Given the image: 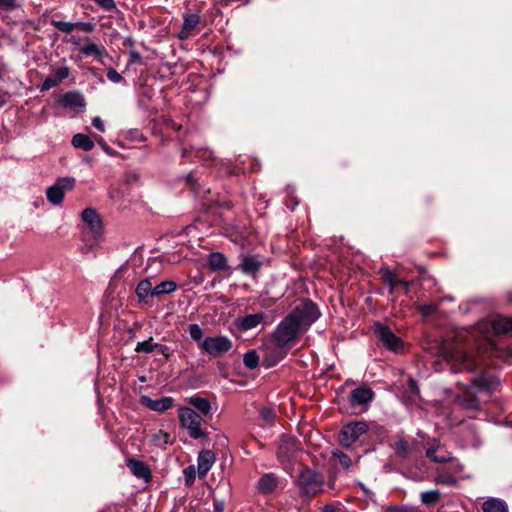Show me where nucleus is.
<instances>
[{"mask_svg":"<svg viewBox=\"0 0 512 512\" xmlns=\"http://www.w3.org/2000/svg\"><path fill=\"white\" fill-rule=\"evenodd\" d=\"M142 61L141 55L137 51L130 52V62L131 63H140Z\"/></svg>","mask_w":512,"mask_h":512,"instance_id":"obj_53","label":"nucleus"},{"mask_svg":"<svg viewBox=\"0 0 512 512\" xmlns=\"http://www.w3.org/2000/svg\"><path fill=\"white\" fill-rule=\"evenodd\" d=\"M265 319V314L262 312L255 314H247L242 317H238L235 320L236 327L241 331H248L256 328Z\"/></svg>","mask_w":512,"mask_h":512,"instance_id":"obj_16","label":"nucleus"},{"mask_svg":"<svg viewBox=\"0 0 512 512\" xmlns=\"http://www.w3.org/2000/svg\"><path fill=\"white\" fill-rule=\"evenodd\" d=\"M61 103L64 107L83 108L85 107L84 97L76 91L67 92L62 96Z\"/></svg>","mask_w":512,"mask_h":512,"instance_id":"obj_25","label":"nucleus"},{"mask_svg":"<svg viewBox=\"0 0 512 512\" xmlns=\"http://www.w3.org/2000/svg\"><path fill=\"white\" fill-rule=\"evenodd\" d=\"M156 344L153 343V338L150 337L148 340L139 342L135 348V351L140 353H151L154 349H156Z\"/></svg>","mask_w":512,"mask_h":512,"instance_id":"obj_39","label":"nucleus"},{"mask_svg":"<svg viewBox=\"0 0 512 512\" xmlns=\"http://www.w3.org/2000/svg\"><path fill=\"white\" fill-rule=\"evenodd\" d=\"M297 484L302 495L311 497L322 491L324 480L320 473L305 469L299 474Z\"/></svg>","mask_w":512,"mask_h":512,"instance_id":"obj_5","label":"nucleus"},{"mask_svg":"<svg viewBox=\"0 0 512 512\" xmlns=\"http://www.w3.org/2000/svg\"><path fill=\"white\" fill-rule=\"evenodd\" d=\"M436 484L446 485V486H455L457 484V480L454 476L448 473H438L434 479Z\"/></svg>","mask_w":512,"mask_h":512,"instance_id":"obj_38","label":"nucleus"},{"mask_svg":"<svg viewBox=\"0 0 512 512\" xmlns=\"http://www.w3.org/2000/svg\"><path fill=\"white\" fill-rule=\"evenodd\" d=\"M187 153H188V150L186 148H184L182 150V157H186L187 156Z\"/></svg>","mask_w":512,"mask_h":512,"instance_id":"obj_60","label":"nucleus"},{"mask_svg":"<svg viewBox=\"0 0 512 512\" xmlns=\"http://www.w3.org/2000/svg\"><path fill=\"white\" fill-rule=\"evenodd\" d=\"M483 512H508L507 504L498 498H490L482 504Z\"/></svg>","mask_w":512,"mask_h":512,"instance_id":"obj_27","label":"nucleus"},{"mask_svg":"<svg viewBox=\"0 0 512 512\" xmlns=\"http://www.w3.org/2000/svg\"><path fill=\"white\" fill-rule=\"evenodd\" d=\"M58 85H59V82L54 77H47L43 81V83H42V85L40 87V90L41 91H48L49 89L54 88V87H56Z\"/></svg>","mask_w":512,"mask_h":512,"instance_id":"obj_45","label":"nucleus"},{"mask_svg":"<svg viewBox=\"0 0 512 512\" xmlns=\"http://www.w3.org/2000/svg\"><path fill=\"white\" fill-rule=\"evenodd\" d=\"M390 447L397 457L407 459L417 450V442L414 440L410 442L404 436L399 434L395 437L393 442L390 443Z\"/></svg>","mask_w":512,"mask_h":512,"instance_id":"obj_11","label":"nucleus"},{"mask_svg":"<svg viewBox=\"0 0 512 512\" xmlns=\"http://www.w3.org/2000/svg\"><path fill=\"white\" fill-rule=\"evenodd\" d=\"M374 332L378 340L387 349L399 352L403 348L402 340L396 336L389 327L384 326L381 323H376L374 326Z\"/></svg>","mask_w":512,"mask_h":512,"instance_id":"obj_9","label":"nucleus"},{"mask_svg":"<svg viewBox=\"0 0 512 512\" xmlns=\"http://www.w3.org/2000/svg\"><path fill=\"white\" fill-rule=\"evenodd\" d=\"M102 148H103L106 152H109V150H110V149H109V147H107V146H106V144H103V145H102Z\"/></svg>","mask_w":512,"mask_h":512,"instance_id":"obj_63","label":"nucleus"},{"mask_svg":"<svg viewBox=\"0 0 512 512\" xmlns=\"http://www.w3.org/2000/svg\"><path fill=\"white\" fill-rule=\"evenodd\" d=\"M189 335L194 341H200L203 337V330L198 324H190L189 328Z\"/></svg>","mask_w":512,"mask_h":512,"instance_id":"obj_41","label":"nucleus"},{"mask_svg":"<svg viewBox=\"0 0 512 512\" xmlns=\"http://www.w3.org/2000/svg\"><path fill=\"white\" fill-rule=\"evenodd\" d=\"M50 23L53 27L57 28L59 31L64 33H71L78 26V23L66 22L55 19H52Z\"/></svg>","mask_w":512,"mask_h":512,"instance_id":"obj_36","label":"nucleus"},{"mask_svg":"<svg viewBox=\"0 0 512 512\" xmlns=\"http://www.w3.org/2000/svg\"><path fill=\"white\" fill-rule=\"evenodd\" d=\"M232 347V340L226 336L207 337L200 344V348L212 357H219L229 352Z\"/></svg>","mask_w":512,"mask_h":512,"instance_id":"obj_6","label":"nucleus"},{"mask_svg":"<svg viewBox=\"0 0 512 512\" xmlns=\"http://www.w3.org/2000/svg\"><path fill=\"white\" fill-rule=\"evenodd\" d=\"M303 331L292 321L288 315L277 325L272 333V340L274 345L280 348H288L289 345L297 338Z\"/></svg>","mask_w":512,"mask_h":512,"instance_id":"obj_4","label":"nucleus"},{"mask_svg":"<svg viewBox=\"0 0 512 512\" xmlns=\"http://www.w3.org/2000/svg\"><path fill=\"white\" fill-rule=\"evenodd\" d=\"M286 356V348L266 346L264 348V363L267 367L276 365Z\"/></svg>","mask_w":512,"mask_h":512,"instance_id":"obj_20","label":"nucleus"},{"mask_svg":"<svg viewBox=\"0 0 512 512\" xmlns=\"http://www.w3.org/2000/svg\"><path fill=\"white\" fill-rule=\"evenodd\" d=\"M70 75V69L66 66L58 67L54 70V78L60 83Z\"/></svg>","mask_w":512,"mask_h":512,"instance_id":"obj_42","label":"nucleus"},{"mask_svg":"<svg viewBox=\"0 0 512 512\" xmlns=\"http://www.w3.org/2000/svg\"><path fill=\"white\" fill-rule=\"evenodd\" d=\"M368 431L365 421H356L344 425L339 433V442L344 447H350L361 435Z\"/></svg>","mask_w":512,"mask_h":512,"instance_id":"obj_7","label":"nucleus"},{"mask_svg":"<svg viewBox=\"0 0 512 512\" xmlns=\"http://www.w3.org/2000/svg\"><path fill=\"white\" fill-rule=\"evenodd\" d=\"M92 125L99 131L103 132L105 130L104 123L100 117H94L92 120Z\"/></svg>","mask_w":512,"mask_h":512,"instance_id":"obj_50","label":"nucleus"},{"mask_svg":"<svg viewBox=\"0 0 512 512\" xmlns=\"http://www.w3.org/2000/svg\"><path fill=\"white\" fill-rule=\"evenodd\" d=\"M277 478L273 474L263 475L258 482V488L262 493H270L277 486Z\"/></svg>","mask_w":512,"mask_h":512,"instance_id":"obj_29","label":"nucleus"},{"mask_svg":"<svg viewBox=\"0 0 512 512\" xmlns=\"http://www.w3.org/2000/svg\"><path fill=\"white\" fill-rule=\"evenodd\" d=\"M359 486L365 492L366 495H370L371 494V491L368 488H366L362 483H359Z\"/></svg>","mask_w":512,"mask_h":512,"instance_id":"obj_59","label":"nucleus"},{"mask_svg":"<svg viewBox=\"0 0 512 512\" xmlns=\"http://www.w3.org/2000/svg\"><path fill=\"white\" fill-rule=\"evenodd\" d=\"M319 316L320 311L311 300L302 301L288 314V317H291L292 321L295 322L303 332L307 330Z\"/></svg>","mask_w":512,"mask_h":512,"instance_id":"obj_2","label":"nucleus"},{"mask_svg":"<svg viewBox=\"0 0 512 512\" xmlns=\"http://www.w3.org/2000/svg\"><path fill=\"white\" fill-rule=\"evenodd\" d=\"M381 275H382V279L383 281L389 285L390 287V293L392 294L394 292V290L396 289V287H398V278L396 277V275L390 271L389 269H382L381 270Z\"/></svg>","mask_w":512,"mask_h":512,"instance_id":"obj_34","label":"nucleus"},{"mask_svg":"<svg viewBox=\"0 0 512 512\" xmlns=\"http://www.w3.org/2000/svg\"><path fill=\"white\" fill-rule=\"evenodd\" d=\"M97 141H98V143H99L101 146H102L103 144H105V143L103 142V139H102L101 137H99V139H98Z\"/></svg>","mask_w":512,"mask_h":512,"instance_id":"obj_64","label":"nucleus"},{"mask_svg":"<svg viewBox=\"0 0 512 512\" xmlns=\"http://www.w3.org/2000/svg\"><path fill=\"white\" fill-rule=\"evenodd\" d=\"M75 182V179L72 177L59 178L46 191L48 201L53 205H59L63 201L65 192L73 189Z\"/></svg>","mask_w":512,"mask_h":512,"instance_id":"obj_8","label":"nucleus"},{"mask_svg":"<svg viewBox=\"0 0 512 512\" xmlns=\"http://www.w3.org/2000/svg\"><path fill=\"white\" fill-rule=\"evenodd\" d=\"M107 78L113 83H120L123 81V77L115 69L110 68L107 71Z\"/></svg>","mask_w":512,"mask_h":512,"instance_id":"obj_46","label":"nucleus"},{"mask_svg":"<svg viewBox=\"0 0 512 512\" xmlns=\"http://www.w3.org/2000/svg\"><path fill=\"white\" fill-rule=\"evenodd\" d=\"M439 446H440L439 442L436 439H434L433 444H431V446L428 447L426 450V456L429 459H431L433 462L445 463V462H447V458H437L436 451L439 448Z\"/></svg>","mask_w":512,"mask_h":512,"instance_id":"obj_37","label":"nucleus"},{"mask_svg":"<svg viewBox=\"0 0 512 512\" xmlns=\"http://www.w3.org/2000/svg\"><path fill=\"white\" fill-rule=\"evenodd\" d=\"M177 289L176 282L172 280L162 281L161 283L154 286V295L155 297H160L162 295L170 294Z\"/></svg>","mask_w":512,"mask_h":512,"instance_id":"obj_32","label":"nucleus"},{"mask_svg":"<svg viewBox=\"0 0 512 512\" xmlns=\"http://www.w3.org/2000/svg\"><path fill=\"white\" fill-rule=\"evenodd\" d=\"M398 286H402V287H404V289H405L406 291H408V289H409V283H408V282H406V281H404V280H400V279H399V280H398Z\"/></svg>","mask_w":512,"mask_h":512,"instance_id":"obj_56","label":"nucleus"},{"mask_svg":"<svg viewBox=\"0 0 512 512\" xmlns=\"http://www.w3.org/2000/svg\"><path fill=\"white\" fill-rule=\"evenodd\" d=\"M296 450V440L289 436H282L277 450V457L282 463L289 462Z\"/></svg>","mask_w":512,"mask_h":512,"instance_id":"obj_12","label":"nucleus"},{"mask_svg":"<svg viewBox=\"0 0 512 512\" xmlns=\"http://www.w3.org/2000/svg\"><path fill=\"white\" fill-rule=\"evenodd\" d=\"M492 328L496 334H505L512 332V319L506 317L496 318L492 322Z\"/></svg>","mask_w":512,"mask_h":512,"instance_id":"obj_30","label":"nucleus"},{"mask_svg":"<svg viewBox=\"0 0 512 512\" xmlns=\"http://www.w3.org/2000/svg\"><path fill=\"white\" fill-rule=\"evenodd\" d=\"M208 267L213 272L225 271L229 268L227 258L220 252H213L209 255Z\"/></svg>","mask_w":512,"mask_h":512,"instance_id":"obj_24","label":"nucleus"},{"mask_svg":"<svg viewBox=\"0 0 512 512\" xmlns=\"http://www.w3.org/2000/svg\"><path fill=\"white\" fill-rule=\"evenodd\" d=\"M263 265L262 257L252 254H244L241 256V261L237 266L243 274L256 277Z\"/></svg>","mask_w":512,"mask_h":512,"instance_id":"obj_10","label":"nucleus"},{"mask_svg":"<svg viewBox=\"0 0 512 512\" xmlns=\"http://www.w3.org/2000/svg\"><path fill=\"white\" fill-rule=\"evenodd\" d=\"M456 401L466 410L475 411L479 408V399L472 388H468L461 395H458Z\"/></svg>","mask_w":512,"mask_h":512,"instance_id":"obj_19","label":"nucleus"},{"mask_svg":"<svg viewBox=\"0 0 512 512\" xmlns=\"http://www.w3.org/2000/svg\"><path fill=\"white\" fill-rule=\"evenodd\" d=\"M199 22L200 16L198 14H186L184 16L182 29L178 34V38L180 40L188 39Z\"/></svg>","mask_w":512,"mask_h":512,"instance_id":"obj_22","label":"nucleus"},{"mask_svg":"<svg viewBox=\"0 0 512 512\" xmlns=\"http://www.w3.org/2000/svg\"><path fill=\"white\" fill-rule=\"evenodd\" d=\"M136 295L139 301H145L148 297H155L154 286L150 279H144L140 281L136 287Z\"/></svg>","mask_w":512,"mask_h":512,"instance_id":"obj_26","label":"nucleus"},{"mask_svg":"<svg viewBox=\"0 0 512 512\" xmlns=\"http://www.w3.org/2000/svg\"><path fill=\"white\" fill-rule=\"evenodd\" d=\"M72 145L83 151H91L94 147L93 141L85 134L78 133L72 138Z\"/></svg>","mask_w":512,"mask_h":512,"instance_id":"obj_31","label":"nucleus"},{"mask_svg":"<svg viewBox=\"0 0 512 512\" xmlns=\"http://www.w3.org/2000/svg\"><path fill=\"white\" fill-rule=\"evenodd\" d=\"M441 497L438 490H429L421 493V502L427 506L436 504Z\"/></svg>","mask_w":512,"mask_h":512,"instance_id":"obj_33","label":"nucleus"},{"mask_svg":"<svg viewBox=\"0 0 512 512\" xmlns=\"http://www.w3.org/2000/svg\"><path fill=\"white\" fill-rule=\"evenodd\" d=\"M473 387L477 388L480 392L490 394L498 389L500 381L497 377L482 374L472 380Z\"/></svg>","mask_w":512,"mask_h":512,"instance_id":"obj_13","label":"nucleus"},{"mask_svg":"<svg viewBox=\"0 0 512 512\" xmlns=\"http://www.w3.org/2000/svg\"><path fill=\"white\" fill-rule=\"evenodd\" d=\"M185 475H186V483L188 485H191L194 481V474L195 470L193 466H189L187 469H185Z\"/></svg>","mask_w":512,"mask_h":512,"instance_id":"obj_49","label":"nucleus"},{"mask_svg":"<svg viewBox=\"0 0 512 512\" xmlns=\"http://www.w3.org/2000/svg\"><path fill=\"white\" fill-rule=\"evenodd\" d=\"M215 454L211 450H203L198 455L197 472L200 478H204L215 463Z\"/></svg>","mask_w":512,"mask_h":512,"instance_id":"obj_18","label":"nucleus"},{"mask_svg":"<svg viewBox=\"0 0 512 512\" xmlns=\"http://www.w3.org/2000/svg\"><path fill=\"white\" fill-rule=\"evenodd\" d=\"M71 42H72L73 44H76V45H77V44H78V39H76V37H72Z\"/></svg>","mask_w":512,"mask_h":512,"instance_id":"obj_61","label":"nucleus"},{"mask_svg":"<svg viewBox=\"0 0 512 512\" xmlns=\"http://www.w3.org/2000/svg\"><path fill=\"white\" fill-rule=\"evenodd\" d=\"M126 465L130 469L131 473L139 478L143 479L146 482H149L152 478L151 470L148 467L147 464H145L142 461L135 460V459H128L126 461Z\"/></svg>","mask_w":512,"mask_h":512,"instance_id":"obj_17","label":"nucleus"},{"mask_svg":"<svg viewBox=\"0 0 512 512\" xmlns=\"http://www.w3.org/2000/svg\"><path fill=\"white\" fill-rule=\"evenodd\" d=\"M140 402L148 407L149 409L156 412H165L172 408L173 406V398L172 397H163L160 399H151L149 396L143 395L140 398Z\"/></svg>","mask_w":512,"mask_h":512,"instance_id":"obj_15","label":"nucleus"},{"mask_svg":"<svg viewBox=\"0 0 512 512\" xmlns=\"http://www.w3.org/2000/svg\"><path fill=\"white\" fill-rule=\"evenodd\" d=\"M18 7L17 0H0V11H12Z\"/></svg>","mask_w":512,"mask_h":512,"instance_id":"obj_43","label":"nucleus"},{"mask_svg":"<svg viewBox=\"0 0 512 512\" xmlns=\"http://www.w3.org/2000/svg\"><path fill=\"white\" fill-rule=\"evenodd\" d=\"M101 8L105 10H113L116 8L114 0H94Z\"/></svg>","mask_w":512,"mask_h":512,"instance_id":"obj_47","label":"nucleus"},{"mask_svg":"<svg viewBox=\"0 0 512 512\" xmlns=\"http://www.w3.org/2000/svg\"><path fill=\"white\" fill-rule=\"evenodd\" d=\"M384 512H409V510L403 506H389Z\"/></svg>","mask_w":512,"mask_h":512,"instance_id":"obj_52","label":"nucleus"},{"mask_svg":"<svg viewBox=\"0 0 512 512\" xmlns=\"http://www.w3.org/2000/svg\"><path fill=\"white\" fill-rule=\"evenodd\" d=\"M79 51L85 56L103 57L107 56V51L104 46L95 43H87L79 48Z\"/></svg>","mask_w":512,"mask_h":512,"instance_id":"obj_28","label":"nucleus"},{"mask_svg":"<svg viewBox=\"0 0 512 512\" xmlns=\"http://www.w3.org/2000/svg\"><path fill=\"white\" fill-rule=\"evenodd\" d=\"M156 437H163L165 438V443L168 441V434L167 433H163L162 431H159L158 435H156Z\"/></svg>","mask_w":512,"mask_h":512,"instance_id":"obj_57","label":"nucleus"},{"mask_svg":"<svg viewBox=\"0 0 512 512\" xmlns=\"http://www.w3.org/2000/svg\"><path fill=\"white\" fill-rule=\"evenodd\" d=\"M260 415H261L262 419L264 421H266L267 423L274 422L275 413L272 409L264 407L260 410Z\"/></svg>","mask_w":512,"mask_h":512,"instance_id":"obj_44","label":"nucleus"},{"mask_svg":"<svg viewBox=\"0 0 512 512\" xmlns=\"http://www.w3.org/2000/svg\"><path fill=\"white\" fill-rule=\"evenodd\" d=\"M156 349L160 354L164 355L166 358L169 357V348L167 346L156 344Z\"/></svg>","mask_w":512,"mask_h":512,"instance_id":"obj_54","label":"nucleus"},{"mask_svg":"<svg viewBox=\"0 0 512 512\" xmlns=\"http://www.w3.org/2000/svg\"><path fill=\"white\" fill-rule=\"evenodd\" d=\"M437 348L439 356L450 365V369L454 373L472 372L482 363L479 356H474L454 342L441 341Z\"/></svg>","mask_w":512,"mask_h":512,"instance_id":"obj_1","label":"nucleus"},{"mask_svg":"<svg viewBox=\"0 0 512 512\" xmlns=\"http://www.w3.org/2000/svg\"><path fill=\"white\" fill-rule=\"evenodd\" d=\"M332 455L334 457H336L338 460H339V463L340 465L344 468V469H349L351 466H352V460L351 458L345 454L344 452H342L341 450H334L332 452Z\"/></svg>","mask_w":512,"mask_h":512,"instance_id":"obj_40","label":"nucleus"},{"mask_svg":"<svg viewBox=\"0 0 512 512\" xmlns=\"http://www.w3.org/2000/svg\"><path fill=\"white\" fill-rule=\"evenodd\" d=\"M178 418L183 428L188 431L192 439H199L206 436V432L202 428L204 423L203 416L197 413L193 408L180 407L178 410Z\"/></svg>","mask_w":512,"mask_h":512,"instance_id":"obj_3","label":"nucleus"},{"mask_svg":"<svg viewBox=\"0 0 512 512\" xmlns=\"http://www.w3.org/2000/svg\"><path fill=\"white\" fill-rule=\"evenodd\" d=\"M81 216H82L83 222L87 224L90 231L95 236H100L102 234V231H103L102 221H101L100 215L97 213V211L95 209L86 208L82 212Z\"/></svg>","mask_w":512,"mask_h":512,"instance_id":"obj_14","label":"nucleus"},{"mask_svg":"<svg viewBox=\"0 0 512 512\" xmlns=\"http://www.w3.org/2000/svg\"><path fill=\"white\" fill-rule=\"evenodd\" d=\"M408 392L411 394V396H417L419 394L417 383L412 378H409L408 380Z\"/></svg>","mask_w":512,"mask_h":512,"instance_id":"obj_48","label":"nucleus"},{"mask_svg":"<svg viewBox=\"0 0 512 512\" xmlns=\"http://www.w3.org/2000/svg\"><path fill=\"white\" fill-rule=\"evenodd\" d=\"M437 458H447V462L453 459V457L449 453L445 455H437Z\"/></svg>","mask_w":512,"mask_h":512,"instance_id":"obj_58","label":"nucleus"},{"mask_svg":"<svg viewBox=\"0 0 512 512\" xmlns=\"http://www.w3.org/2000/svg\"><path fill=\"white\" fill-rule=\"evenodd\" d=\"M431 309H432V307H431V306H425V307H424L425 312H429Z\"/></svg>","mask_w":512,"mask_h":512,"instance_id":"obj_62","label":"nucleus"},{"mask_svg":"<svg viewBox=\"0 0 512 512\" xmlns=\"http://www.w3.org/2000/svg\"><path fill=\"white\" fill-rule=\"evenodd\" d=\"M83 32L89 33L94 29V25L91 23H78V26Z\"/></svg>","mask_w":512,"mask_h":512,"instance_id":"obj_51","label":"nucleus"},{"mask_svg":"<svg viewBox=\"0 0 512 512\" xmlns=\"http://www.w3.org/2000/svg\"><path fill=\"white\" fill-rule=\"evenodd\" d=\"M373 391L368 387H358L351 392L350 403L352 406L365 405L372 401Z\"/></svg>","mask_w":512,"mask_h":512,"instance_id":"obj_21","label":"nucleus"},{"mask_svg":"<svg viewBox=\"0 0 512 512\" xmlns=\"http://www.w3.org/2000/svg\"><path fill=\"white\" fill-rule=\"evenodd\" d=\"M243 363L248 369H255L259 364V356L255 350L246 352L243 356Z\"/></svg>","mask_w":512,"mask_h":512,"instance_id":"obj_35","label":"nucleus"},{"mask_svg":"<svg viewBox=\"0 0 512 512\" xmlns=\"http://www.w3.org/2000/svg\"><path fill=\"white\" fill-rule=\"evenodd\" d=\"M224 511V503L221 501L214 502V512H223Z\"/></svg>","mask_w":512,"mask_h":512,"instance_id":"obj_55","label":"nucleus"},{"mask_svg":"<svg viewBox=\"0 0 512 512\" xmlns=\"http://www.w3.org/2000/svg\"><path fill=\"white\" fill-rule=\"evenodd\" d=\"M186 403L199 411L201 416H208L211 413L212 407L208 399L194 395L186 398Z\"/></svg>","mask_w":512,"mask_h":512,"instance_id":"obj_23","label":"nucleus"}]
</instances>
